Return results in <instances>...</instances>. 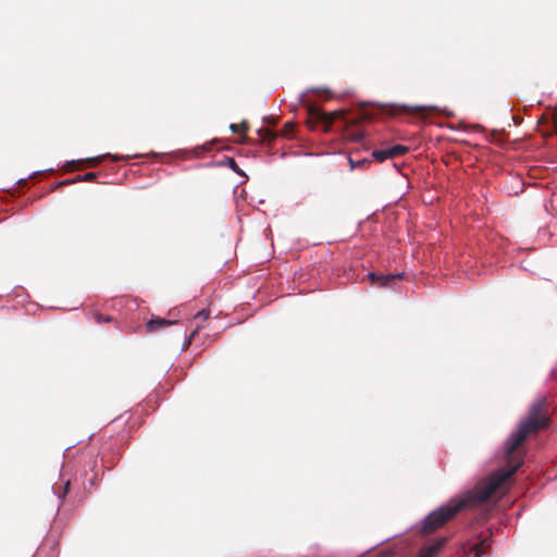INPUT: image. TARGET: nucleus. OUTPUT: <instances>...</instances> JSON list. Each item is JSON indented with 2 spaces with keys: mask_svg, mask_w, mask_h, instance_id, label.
I'll return each mask as SVG.
<instances>
[{
  "mask_svg": "<svg viewBox=\"0 0 557 557\" xmlns=\"http://www.w3.org/2000/svg\"><path fill=\"white\" fill-rule=\"evenodd\" d=\"M552 122L555 133L557 134V107L555 108L553 114H552Z\"/></svg>",
  "mask_w": 557,
  "mask_h": 557,
  "instance_id": "2eb2a0df",
  "label": "nucleus"
},
{
  "mask_svg": "<svg viewBox=\"0 0 557 557\" xmlns=\"http://www.w3.org/2000/svg\"><path fill=\"white\" fill-rule=\"evenodd\" d=\"M366 162H368V161L367 160H362V161L358 162V165H361V164H363Z\"/></svg>",
  "mask_w": 557,
  "mask_h": 557,
  "instance_id": "aec40b11",
  "label": "nucleus"
},
{
  "mask_svg": "<svg viewBox=\"0 0 557 557\" xmlns=\"http://www.w3.org/2000/svg\"><path fill=\"white\" fill-rule=\"evenodd\" d=\"M549 404L546 398L534 401L528 416L520 421L517 430L506 443V468L493 472L485 480L479 482L475 487L460 497L451 498L447 504L430 512L422 521L421 532L432 534L453 520L459 512L467 508L476 507L485 503L523 462L519 446L533 434L549 425Z\"/></svg>",
  "mask_w": 557,
  "mask_h": 557,
  "instance_id": "f257e3e1",
  "label": "nucleus"
},
{
  "mask_svg": "<svg viewBox=\"0 0 557 557\" xmlns=\"http://www.w3.org/2000/svg\"><path fill=\"white\" fill-rule=\"evenodd\" d=\"M230 128L233 133H246L248 131L247 122H242L240 124H231Z\"/></svg>",
  "mask_w": 557,
  "mask_h": 557,
  "instance_id": "9d476101",
  "label": "nucleus"
},
{
  "mask_svg": "<svg viewBox=\"0 0 557 557\" xmlns=\"http://www.w3.org/2000/svg\"><path fill=\"white\" fill-rule=\"evenodd\" d=\"M202 317L205 320L209 318V311L201 310L196 314V318Z\"/></svg>",
  "mask_w": 557,
  "mask_h": 557,
  "instance_id": "dca6fc26",
  "label": "nucleus"
},
{
  "mask_svg": "<svg viewBox=\"0 0 557 557\" xmlns=\"http://www.w3.org/2000/svg\"><path fill=\"white\" fill-rule=\"evenodd\" d=\"M175 320H169L160 317H152L147 323H146V331L148 333L157 332L161 329L171 326L175 324Z\"/></svg>",
  "mask_w": 557,
  "mask_h": 557,
  "instance_id": "20e7f679",
  "label": "nucleus"
},
{
  "mask_svg": "<svg viewBox=\"0 0 557 557\" xmlns=\"http://www.w3.org/2000/svg\"><path fill=\"white\" fill-rule=\"evenodd\" d=\"M409 148L407 146L403 145H395L391 148H388V153L391 156V159H394L396 157L403 156L406 152H408Z\"/></svg>",
  "mask_w": 557,
  "mask_h": 557,
  "instance_id": "0eeeda50",
  "label": "nucleus"
},
{
  "mask_svg": "<svg viewBox=\"0 0 557 557\" xmlns=\"http://www.w3.org/2000/svg\"><path fill=\"white\" fill-rule=\"evenodd\" d=\"M285 128H286V132H290V131H293V125L292 124H286Z\"/></svg>",
  "mask_w": 557,
  "mask_h": 557,
  "instance_id": "a211bd4d",
  "label": "nucleus"
},
{
  "mask_svg": "<svg viewBox=\"0 0 557 557\" xmlns=\"http://www.w3.org/2000/svg\"><path fill=\"white\" fill-rule=\"evenodd\" d=\"M88 162L91 163V165H96L100 162V158L89 159Z\"/></svg>",
  "mask_w": 557,
  "mask_h": 557,
  "instance_id": "f3484780",
  "label": "nucleus"
},
{
  "mask_svg": "<svg viewBox=\"0 0 557 557\" xmlns=\"http://www.w3.org/2000/svg\"><path fill=\"white\" fill-rule=\"evenodd\" d=\"M94 319L97 323H104V322H111L112 321V317L110 315H103L101 313H98L96 312L94 314Z\"/></svg>",
  "mask_w": 557,
  "mask_h": 557,
  "instance_id": "9b49d317",
  "label": "nucleus"
},
{
  "mask_svg": "<svg viewBox=\"0 0 557 557\" xmlns=\"http://www.w3.org/2000/svg\"><path fill=\"white\" fill-rule=\"evenodd\" d=\"M446 541V537H442L432 545L421 548L417 557H436L442 547L445 545Z\"/></svg>",
  "mask_w": 557,
  "mask_h": 557,
  "instance_id": "39448f33",
  "label": "nucleus"
},
{
  "mask_svg": "<svg viewBox=\"0 0 557 557\" xmlns=\"http://www.w3.org/2000/svg\"><path fill=\"white\" fill-rule=\"evenodd\" d=\"M370 281L381 287H391L396 281L401 280L403 274H376L374 272L368 274Z\"/></svg>",
  "mask_w": 557,
  "mask_h": 557,
  "instance_id": "7ed1b4c3",
  "label": "nucleus"
},
{
  "mask_svg": "<svg viewBox=\"0 0 557 557\" xmlns=\"http://www.w3.org/2000/svg\"><path fill=\"white\" fill-rule=\"evenodd\" d=\"M258 134L263 141H268V143H271L276 137V134L268 128H260L258 131Z\"/></svg>",
  "mask_w": 557,
  "mask_h": 557,
  "instance_id": "6e6552de",
  "label": "nucleus"
},
{
  "mask_svg": "<svg viewBox=\"0 0 557 557\" xmlns=\"http://www.w3.org/2000/svg\"><path fill=\"white\" fill-rule=\"evenodd\" d=\"M120 159H121L120 157H115V156H114V157H112V160H114V161H117V160H120Z\"/></svg>",
  "mask_w": 557,
  "mask_h": 557,
  "instance_id": "6ab92c4d",
  "label": "nucleus"
},
{
  "mask_svg": "<svg viewBox=\"0 0 557 557\" xmlns=\"http://www.w3.org/2000/svg\"><path fill=\"white\" fill-rule=\"evenodd\" d=\"M372 157L379 161V162H383L387 159H391V156L388 153V148L387 149H379V150H374L372 152Z\"/></svg>",
  "mask_w": 557,
  "mask_h": 557,
  "instance_id": "1a4fd4ad",
  "label": "nucleus"
},
{
  "mask_svg": "<svg viewBox=\"0 0 557 557\" xmlns=\"http://www.w3.org/2000/svg\"><path fill=\"white\" fill-rule=\"evenodd\" d=\"M69 488H70V480H67L64 483L63 487L57 492L58 497L60 499H63L66 496Z\"/></svg>",
  "mask_w": 557,
  "mask_h": 557,
  "instance_id": "f8f14e48",
  "label": "nucleus"
},
{
  "mask_svg": "<svg viewBox=\"0 0 557 557\" xmlns=\"http://www.w3.org/2000/svg\"><path fill=\"white\" fill-rule=\"evenodd\" d=\"M308 121L310 127H315L317 123H322L325 126V131L330 128V126L334 123V121L338 117L344 119V113L336 111L333 113H326L322 111L320 108L314 106H309L307 108Z\"/></svg>",
  "mask_w": 557,
  "mask_h": 557,
  "instance_id": "f03ea898",
  "label": "nucleus"
},
{
  "mask_svg": "<svg viewBox=\"0 0 557 557\" xmlns=\"http://www.w3.org/2000/svg\"><path fill=\"white\" fill-rule=\"evenodd\" d=\"M97 174L95 172H88L86 173L85 175L83 176H78V181H84V182H91L96 178Z\"/></svg>",
  "mask_w": 557,
  "mask_h": 557,
  "instance_id": "ddd939ff",
  "label": "nucleus"
},
{
  "mask_svg": "<svg viewBox=\"0 0 557 557\" xmlns=\"http://www.w3.org/2000/svg\"><path fill=\"white\" fill-rule=\"evenodd\" d=\"M349 161H350L351 168H355L356 165H355L354 161L351 159H349Z\"/></svg>",
  "mask_w": 557,
  "mask_h": 557,
  "instance_id": "412c9836",
  "label": "nucleus"
},
{
  "mask_svg": "<svg viewBox=\"0 0 557 557\" xmlns=\"http://www.w3.org/2000/svg\"><path fill=\"white\" fill-rule=\"evenodd\" d=\"M492 544L490 536L483 537L479 543L472 545L470 550L474 554V557H481L487 553Z\"/></svg>",
  "mask_w": 557,
  "mask_h": 557,
  "instance_id": "423d86ee",
  "label": "nucleus"
},
{
  "mask_svg": "<svg viewBox=\"0 0 557 557\" xmlns=\"http://www.w3.org/2000/svg\"><path fill=\"white\" fill-rule=\"evenodd\" d=\"M228 165H230V168H231L233 171H235L236 173H240V170H239V168H238V165H237L236 161H235L233 158H230V159H228Z\"/></svg>",
  "mask_w": 557,
  "mask_h": 557,
  "instance_id": "4468645a",
  "label": "nucleus"
}]
</instances>
